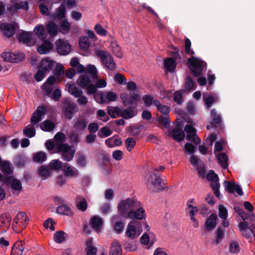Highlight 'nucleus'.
Masks as SVG:
<instances>
[{"instance_id":"obj_1","label":"nucleus","mask_w":255,"mask_h":255,"mask_svg":"<svg viewBox=\"0 0 255 255\" xmlns=\"http://www.w3.org/2000/svg\"><path fill=\"white\" fill-rule=\"evenodd\" d=\"M137 204L138 200L134 198L120 200L117 204L118 211L120 215L127 218Z\"/></svg>"},{"instance_id":"obj_2","label":"nucleus","mask_w":255,"mask_h":255,"mask_svg":"<svg viewBox=\"0 0 255 255\" xmlns=\"http://www.w3.org/2000/svg\"><path fill=\"white\" fill-rule=\"evenodd\" d=\"M187 61L188 67L195 77L201 75L206 68V63L197 57L192 56L188 58Z\"/></svg>"},{"instance_id":"obj_3","label":"nucleus","mask_w":255,"mask_h":255,"mask_svg":"<svg viewBox=\"0 0 255 255\" xmlns=\"http://www.w3.org/2000/svg\"><path fill=\"white\" fill-rule=\"evenodd\" d=\"M65 140V135L61 132H58L54 136V140L47 141L45 146L49 151L53 150L54 151L66 144L64 143Z\"/></svg>"},{"instance_id":"obj_4","label":"nucleus","mask_w":255,"mask_h":255,"mask_svg":"<svg viewBox=\"0 0 255 255\" xmlns=\"http://www.w3.org/2000/svg\"><path fill=\"white\" fill-rule=\"evenodd\" d=\"M94 98L99 104H108L116 101L118 96L116 93L112 91H102L94 95Z\"/></svg>"},{"instance_id":"obj_5","label":"nucleus","mask_w":255,"mask_h":255,"mask_svg":"<svg viewBox=\"0 0 255 255\" xmlns=\"http://www.w3.org/2000/svg\"><path fill=\"white\" fill-rule=\"evenodd\" d=\"M140 222L135 220L131 221L128 225L126 236L128 238L134 239L138 237L141 233Z\"/></svg>"},{"instance_id":"obj_6","label":"nucleus","mask_w":255,"mask_h":255,"mask_svg":"<svg viewBox=\"0 0 255 255\" xmlns=\"http://www.w3.org/2000/svg\"><path fill=\"white\" fill-rule=\"evenodd\" d=\"M146 185L148 189L154 192H158L163 188L161 179L156 173H153L148 177Z\"/></svg>"},{"instance_id":"obj_7","label":"nucleus","mask_w":255,"mask_h":255,"mask_svg":"<svg viewBox=\"0 0 255 255\" xmlns=\"http://www.w3.org/2000/svg\"><path fill=\"white\" fill-rule=\"evenodd\" d=\"M53 153H61L62 158L66 161L72 160L74 157L75 149L73 146L64 144L61 147L53 151Z\"/></svg>"},{"instance_id":"obj_8","label":"nucleus","mask_w":255,"mask_h":255,"mask_svg":"<svg viewBox=\"0 0 255 255\" xmlns=\"http://www.w3.org/2000/svg\"><path fill=\"white\" fill-rule=\"evenodd\" d=\"M97 56L100 57L102 64L108 69L113 70L116 68V64L112 57L105 51L101 50L96 52Z\"/></svg>"},{"instance_id":"obj_9","label":"nucleus","mask_w":255,"mask_h":255,"mask_svg":"<svg viewBox=\"0 0 255 255\" xmlns=\"http://www.w3.org/2000/svg\"><path fill=\"white\" fill-rule=\"evenodd\" d=\"M207 178L211 182L210 186L212 188L214 193L217 197H220L219 178L218 175L213 171L210 170L207 175Z\"/></svg>"},{"instance_id":"obj_10","label":"nucleus","mask_w":255,"mask_h":255,"mask_svg":"<svg viewBox=\"0 0 255 255\" xmlns=\"http://www.w3.org/2000/svg\"><path fill=\"white\" fill-rule=\"evenodd\" d=\"M5 182L10 187L13 194L18 195L22 190V185L20 181L12 176L6 177Z\"/></svg>"},{"instance_id":"obj_11","label":"nucleus","mask_w":255,"mask_h":255,"mask_svg":"<svg viewBox=\"0 0 255 255\" xmlns=\"http://www.w3.org/2000/svg\"><path fill=\"white\" fill-rule=\"evenodd\" d=\"M145 217V210L141 203L138 201L137 205L134 207L127 218L142 220Z\"/></svg>"},{"instance_id":"obj_12","label":"nucleus","mask_w":255,"mask_h":255,"mask_svg":"<svg viewBox=\"0 0 255 255\" xmlns=\"http://www.w3.org/2000/svg\"><path fill=\"white\" fill-rule=\"evenodd\" d=\"M27 216L25 212H20L17 213L14 218L12 226L14 229H17L18 231L19 230L17 228H19L20 229H23L25 228L27 225Z\"/></svg>"},{"instance_id":"obj_13","label":"nucleus","mask_w":255,"mask_h":255,"mask_svg":"<svg viewBox=\"0 0 255 255\" xmlns=\"http://www.w3.org/2000/svg\"><path fill=\"white\" fill-rule=\"evenodd\" d=\"M56 50L61 55H67L71 51V47L67 40L59 39L56 41Z\"/></svg>"},{"instance_id":"obj_14","label":"nucleus","mask_w":255,"mask_h":255,"mask_svg":"<svg viewBox=\"0 0 255 255\" xmlns=\"http://www.w3.org/2000/svg\"><path fill=\"white\" fill-rule=\"evenodd\" d=\"M46 110V107L44 106L38 107L37 109L33 113L30 119V123L37 126L38 123L41 121Z\"/></svg>"},{"instance_id":"obj_15","label":"nucleus","mask_w":255,"mask_h":255,"mask_svg":"<svg viewBox=\"0 0 255 255\" xmlns=\"http://www.w3.org/2000/svg\"><path fill=\"white\" fill-rule=\"evenodd\" d=\"M185 131L187 133V139L193 142L195 144H198L201 139L196 134V131L192 126L187 125L184 128Z\"/></svg>"},{"instance_id":"obj_16","label":"nucleus","mask_w":255,"mask_h":255,"mask_svg":"<svg viewBox=\"0 0 255 255\" xmlns=\"http://www.w3.org/2000/svg\"><path fill=\"white\" fill-rule=\"evenodd\" d=\"M66 107L64 110V115L67 118L71 119L73 115L78 111V108L75 104L71 101L66 102Z\"/></svg>"},{"instance_id":"obj_17","label":"nucleus","mask_w":255,"mask_h":255,"mask_svg":"<svg viewBox=\"0 0 255 255\" xmlns=\"http://www.w3.org/2000/svg\"><path fill=\"white\" fill-rule=\"evenodd\" d=\"M28 9V2L27 1H22L19 2L15 1L12 3V5L7 7L8 10L11 13H14L19 9L27 10Z\"/></svg>"},{"instance_id":"obj_18","label":"nucleus","mask_w":255,"mask_h":255,"mask_svg":"<svg viewBox=\"0 0 255 255\" xmlns=\"http://www.w3.org/2000/svg\"><path fill=\"white\" fill-rule=\"evenodd\" d=\"M15 27V23H2L0 24V28L3 35L7 37H10L14 34Z\"/></svg>"},{"instance_id":"obj_19","label":"nucleus","mask_w":255,"mask_h":255,"mask_svg":"<svg viewBox=\"0 0 255 255\" xmlns=\"http://www.w3.org/2000/svg\"><path fill=\"white\" fill-rule=\"evenodd\" d=\"M120 218V215H114L112 218L114 229L118 234L121 233L124 228V223Z\"/></svg>"},{"instance_id":"obj_20","label":"nucleus","mask_w":255,"mask_h":255,"mask_svg":"<svg viewBox=\"0 0 255 255\" xmlns=\"http://www.w3.org/2000/svg\"><path fill=\"white\" fill-rule=\"evenodd\" d=\"M91 227L97 232H100L103 225V219L99 216H94L90 220Z\"/></svg>"},{"instance_id":"obj_21","label":"nucleus","mask_w":255,"mask_h":255,"mask_svg":"<svg viewBox=\"0 0 255 255\" xmlns=\"http://www.w3.org/2000/svg\"><path fill=\"white\" fill-rule=\"evenodd\" d=\"M224 184L226 190L229 192L234 193L236 191L239 195H242L243 194L242 189L239 185L236 184L234 183H231L227 181H225Z\"/></svg>"},{"instance_id":"obj_22","label":"nucleus","mask_w":255,"mask_h":255,"mask_svg":"<svg viewBox=\"0 0 255 255\" xmlns=\"http://www.w3.org/2000/svg\"><path fill=\"white\" fill-rule=\"evenodd\" d=\"M88 124V120L83 116L79 117L75 121L74 127L76 130L83 131L85 129Z\"/></svg>"},{"instance_id":"obj_23","label":"nucleus","mask_w":255,"mask_h":255,"mask_svg":"<svg viewBox=\"0 0 255 255\" xmlns=\"http://www.w3.org/2000/svg\"><path fill=\"white\" fill-rule=\"evenodd\" d=\"M34 32L35 35L41 40L46 39L47 36V29L43 25H37L34 28Z\"/></svg>"},{"instance_id":"obj_24","label":"nucleus","mask_w":255,"mask_h":255,"mask_svg":"<svg viewBox=\"0 0 255 255\" xmlns=\"http://www.w3.org/2000/svg\"><path fill=\"white\" fill-rule=\"evenodd\" d=\"M217 219V216L215 214H212L209 216L205 223V230L207 232L213 230L216 227Z\"/></svg>"},{"instance_id":"obj_25","label":"nucleus","mask_w":255,"mask_h":255,"mask_svg":"<svg viewBox=\"0 0 255 255\" xmlns=\"http://www.w3.org/2000/svg\"><path fill=\"white\" fill-rule=\"evenodd\" d=\"M42 40L43 41V42L37 47V50L38 52L41 54H46L49 52L52 48V45L51 42L48 40L44 39Z\"/></svg>"},{"instance_id":"obj_26","label":"nucleus","mask_w":255,"mask_h":255,"mask_svg":"<svg viewBox=\"0 0 255 255\" xmlns=\"http://www.w3.org/2000/svg\"><path fill=\"white\" fill-rule=\"evenodd\" d=\"M11 218L7 214H3L0 216V228H2L3 231L5 232L9 227Z\"/></svg>"},{"instance_id":"obj_27","label":"nucleus","mask_w":255,"mask_h":255,"mask_svg":"<svg viewBox=\"0 0 255 255\" xmlns=\"http://www.w3.org/2000/svg\"><path fill=\"white\" fill-rule=\"evenodd\" d=\"M64 172L65 176L70 177H77L79 175V171L68 163H66L64 166Z\"/></svg>"},{"instance_id":"obj_28","label":"nucleus","mask_w":255,"mask_h":255,"mask_svg":"<svg viewBox=\"0 0 255 255\" xmlns=\"http://www.w3.org/2000/svg\"><path fill=\"white\" fill-rule=\"evenodd\" d=\"M54 62L48 58L43 59L40 63L39 68L47 73H49L53 66Z\"/></svg>"},{"instance_id":"obj_29","label":"nucleus","mask_w":255,"mask_h":255,"mask_svg":"<svg viewBox=\"0 0 255 255\" xmlns=\"http://www.w3.org/2000/svg\"><path fill=\"white\" fill-rule=\"evenodd\" d=\"M23 244L22 241L16 242L12 248L10 255H22L24 249Z\"/></svg>"},{"instance_id":"obj_30","label":"nucleus","mask_w":255,"mask_h":255,"mask_svg":"<svg viewBox=\"0 0 255 255\" xmlns=\"http://www.w3.org/2000/svg\"><path fill=\"white\" fill-rule=\"evenodd\" d=\"M169 135L174 139L180 141L182 140L185 137V133L182 130L178 128L173 129L169 130Z\"/></svg>"},{"instance_id":"obj_31","label":"nucleus","mask_w":255,"mask_h":255,"mask_svg":"<svg viewBox=\"0 0 255 255\" xmlns=\"http://www.w3.org/2000/svg\"><path fill=\"white\" fill-rule=\"evenodd\" d=\"M32 34L31 33L23 32L19 37V40L20 42L31 46L34 44V42L32 39Z\"/></svg>"},{"instance_id":"obj_32","label":"nucleus","mask_w":255,"mask_h":255,"mask_svg":"<svg viewBox=\"0 0 255 255\" xmlns=\"http://www.w3.org/2000/svg\"><path fill=\"white\" fill-rule=\"evenodd\" d=\"M54 82L55 78L50 77L47 80L46 82L43 84V90L48 96L51 95L52 91L54 90L53 84Z\"/></svg>"},{"instance_id":"obj_33","label":"nucleus","mask_w":255,"mask_h":255,"mask_svg":"<svg viewBox=\"0 0 255 255\" xmlns=\"http://www.w3.org/2000/svg\"><path fill=\"white\" fill-rule=\"evenodd\" d=\"M76 207L77 209L82 211H85L88 207V203L86 199L82 196H78L76 198Z\"/></svg>"},{"instance_id":"obj_34","label":"nucleus","mask_w":255,"mask_h":255,"mask_svg":"<svg viewBox=\"0 0 255 255\" xmlns=\"http://www.w3.org/2000/svg\"><path fill=\"white\" fill-rule=\"evenodd\" d=\"M140 240L142 244L145 245H149V246L153 244L155 241L154 235L152 233H144L140 238Z\"/></svg>"},{"instance_id":"obj_35","label":"nucleus","mask_w":255,"mask_h":255,"mask_svg":"<svg viewBox=\"0 0 255 255\" xmlns=\"http://www.w3.org/2000/svg\"><path fill=\"white\" fill-rule=\"evenodd\" d=\"M211 118L213 121L211 125H208L207 128L210 129L213 127V125L219 124L221 122V118L220 115L218 114L215 109H212L211 111Z\"/></svg>"},{"instance_id":"obj_36","label":"nucleus","mask_w":255,"mask_h":255,"mask_svg":"<svg viewBox=\"0 0 255 255\" xmlns=\"http://www.w3.org/2000/svg\"><path fill=\"white\" fill-rule=\"evenodd\" d=\"M66 86L68 88L69 92L76 98L83 94L82 90L79 89L74 84L68 83Z\"/></svg>"},{"instance_id":"obj_37","label":"nucleus","mask_w":255,"mask_h":255,"mask_svg":"<svg viewBox=\"0 0 255 255\" xmlns=\"http://www.w3.org/2000/svg\"><path fill=\"white\" fill-rule=\"evenodd\" d=\"M35 127L37 126L31 123L27 125L23 129L24 135L29 138L34 136L36 133Z\"/></svg>"},{"instance_id":"obj_38","label":"nucleus","mask_w":255,"mask_h":255,"mask_svg":"<svg viewBox=\"0 0 255 255\" xmlns=\"http://www.w3.org/2000/svg\"><path fill=\"white\" fill-rule=\"evenodd\" d=\"M85 250L87 255H96L97 249L93 246L92 239L86 240Z\"/></svg>"},{"instance_id":"obj_39","label":"nucleus","mask_w":255,"mask_h":255,"mask_svg":"<svg viewBox=\"0 0 255 255\" xmlns=\"http://www.w3.org/2000/svg\"><path fill=\"white\" fill-rule=\"evenodd\" d=\"M106 145L109 147H114L122 144V140L117 136H113L105 140Z\"/></svg>"},{"instance_id":"obj_40","label":"nucleus","mask_w":255,"mask_h":255,"mask_svg":"<svg viewBox=\"0 0 255 255\" xmlns=\"http://www.w3.org/2000/svg\"><path fill=\"white\" fill-rule=\"evenodd\" d=\"M0 169L5 174L4 176L5 180L6 177L11 176L12 170L9 162L6 161H2L0 164Z\"/></svg>"},{"instance_id":"obj_41","label":"nucleus","mask_w":255,"mask_h":255,"mask_svg":"<svg viewBox=\"0 0 255 255\" xmlns=\"http://www.w3.org/2000/svg\"><path fill=\"white\" fill-rule=\"evenodd\" d=\"M240 231L242 233L243 235L246 238L249 239L251 237V234L248 232L249 230L250 225L246 221L240 223L238 225Z\"/></svg>"},{"instance_id":"obj_42","label":"nucleus","mask_w":255,"mask_h":255,"mask_svg":"<svg viewBox=\"0 0 255 255\" xmlns=\"http://www.w3.org/2000/svg\"><path fill=\"white\" fill-rule=\"evenodd\" d=\"M40 128L45 131H51L55 127V125L51 121L46 120L40 125Z\"/></svg>"},{"instance_id":"obj_43","label":"nucleus","mask_w":255,"mask_h":255,"mask_svg":"<svg viewBox=\"0 0 255 255\" xmlns=\"http://www.w3.org/2000/svg\"><path fill=\"white\" fill-rule=\"evenodd\" d=\"M122 249L119 243L114 242L111 245L109 255H121Z\"/></svg>"},{"instance_id":"obj_44","label":"nucleus","mask_w":255,"mask_h":255,"mask_svg":"<svg viewBox=\"0 0 255 255\" xmlns=\"http://www.w3.org/2000/svg\"><path fill=\"white\" fill-rule=\"evenodd\" d=\"M91 77L85 74H82L77 81L78 85L82 88L86 87L91 82Z\"/></svg>"},{"instance_id":"obj_45","label":"nucleus","mask_w":255,"mask_h":255,"mask_svg":"<svg viewBox=\"0 0 255 255\" xmlns=\"http://www.w3.org/2000/svg\"><path fill=\"white\" fill-rule=\"evenodd\" d=\"M85 74L90 75V77L93 79V82L97 78V71L95 66L93 65H89L85 68Z\"/></svg>"},{"instance_id":"obj_46","label":"nucleus","mask_w":255,"mask_h":255,"mask_svg":"<svg viewBox=\"0 0 255 255\" xmlns=\"http://www.w3.org/2000/svg\"><path fill=\"white\" fill-rule=\"evenodd\" d=\"M46 29L51 37L56 36L58 33L57 25L53 22H50L46 25Z\"/></svg>"},{"instance_id":"obj_47","label":"nucleus","mask_w":255,"mask_h":255,"mask_svg":"<svg viewBox=\"0 0 255 255\" xmlns=\"http://www.w3.org/2000/svg\"><path fill=\"white\" fill-rule=\"evenodd\" d=\"M47 165L51 171L53 170L58 171L62 167V162L58 159H54L52 160Z\"/></svg>"},{"instance_id":"obj_48","label":"nucleus","mask_w":255,"mask_h":255,"mask_svg":"<svg viewBox=\"0 0 255 255\" xmlns=\"http://www.w3.org/2000/svg\"><path fill=\"white\" fill-rule=\"evenodd\" d=\"M38 173L44 179H47L51 176L52 171L47 165H42L39 168Z\"/></svg>"},{"instance_id":"obj_49","label":"nucleus","mask_w":255,"mask_h":255,"mask_svg":"<svg viewBox=\"0 0 255 255\" xmlns=\"http://www.w3.org/2000/svg\"><path fill=\"white\" fill-rule=\"evenodd\" d=\"M107 112L109 115L113 118L121 116L122 109L117 107H108Z\"/></svg>"},{"instance_id":"obj_50","label":"nucleus","mask_w":255,"mask_h":255,"mask_svg":"<svg viewBox=\"0 0 255 255\" xmlns=\"http://www.w3.org/2000/svg\"><path fill=\"white\" fill-rule=\"evenodd\" d=\"M154 105L156 107L157 109L159 112L165 116H166L169 112V107L167 106L161 104L157 100H154Z\"/></svg>"},{"instance_id":"obj_51","label":"nucleus","mask_w":255,"mask_h":255,"mask_svg":"<svg viewBox=\"0 0 255 255\" xmlns=\"http://www.w3.org/2000/svg\"><path fill=\"white\" fill-rule=\"evenodd\" d=\"M46 153L43 151H39L33 154V160L35 162L42 163L46 159Z\"/></svg>"},{"instance_id":"obj_52","label":"nucleus","mask_w":255,"mask_h":255,"mask_svg":"<svg viewBox=\"0 0 255 255\" xmlns=\"http://www.w3.org/2000/svg\"><path fill=\"white\" fill-rule=\"evenodd\" d=\"M165 68L169 71H173L176 67V63L171 58H168L164 60Z\"/></svg>"},{"instance_id":"obj_53","label":"nucleus","mask_w":255,"mask_h":255,"mask_svg":"<svg viewBox=\"0 0 255 255\" xmlns=\"http://www.w3.org/2000/svg\"><path fill=\"white\" fill-rule=\"evenodd\" d=\"M218 160L219 163L221 164L222 167L225 169L227 168L228 166L227 162V156L225 153H217Z\"/></svg>"},{"instance_id":"obj_54","label":"nucleus","mask_w":255,"mask_h":255,"mask_svg":"<svg viewBox=\"0 0 255 255\" xmlns=\"http://www.w3.org/2000/svg\"><path fill=\"white\" fill-rule=\"evenodd\" d=\"M56 211L58 213L61 214H64L66 215H71L72 214V212L70 208L66 205L59 206L57 208Z\"/></svg>"},{"instance_id":"obj_55","label":"nucleus","mask_w":255,"mask_h":255,"mask_svg":"<svg viewBox=\"0 0 255 255\" xmlns=\"http://www.w3.org/2000/svg\"><path fill=\"white\" fill-rule=\"evenodd\" d=\"M196 87V83L191 78L189 77L186 78L184 85L185 91L188 92L193 91L195 89Z\"/></svg>"},{"instance_id":"obj_56","label":"nucleus","mask_w":255,"mask_h":255,"mask_svg":"<svg viewBox=\"0 0 255 255\" xmlns=\"http://www.w3.org/2000/svg\"><path fill=\"white\" fill-rule=\"evenodd\" d=\"M65 234L63 231H56L54 235V241L57 243H61L65 240Z\"/></svg>"},{"instance_id":"obj_57","label":"nucleus","mask_w":255,"mask_h":255,"mask_svg":"<svg viewBox=\"0 0 255 255\" xmlns=\"http://www.w3.org/2000/svg\"><path fill=\"white\" fill-rule=\"evenodd\" d=\"M112 131L107 127L102 128L99 131L98 135L101 138L107 137L112 134Z\"/></svg>"},{"instance_id":"obj_58","label":"nucleus","mask_w":255,"mask_h":255,"mask_svg":"<svg viewBox=\"0 0 255 255\" xmlns=\"http://www.w3.org/2000/svg\"><path fill=\"white\" fill-rule=\"evenodd\" d=\"M79 45L81 49L86 50L89 47L90 41L88 37H83L80 38L79 40Z\"/></svg>"},{"instance_id":"obj_59","label":"nucleus","mask_w":255,"mask_h":255,"mask_svg":"<svg viewBox=\"0 0 255 255\" xmlns=\"http://www.w3.org/2000/svg\"><path fill=\"white\" fill-rule=\"evenodd\" d=\"M60 31L63 34H67L70 31V23L66 20L62 21L60 25Z\"/></svg>"},{"instance_id":"obj_60","label":"nucleus","mask_w":255,"mask_h":255,"mask_svg":"<svg viewBox=\"0 0 255 255\" xmlns=\"http://www.w3.org/2000/svg\"><path fill=\"white\" fill-rule=\"evenodd\" d=\"M240 251L239 244L236 241H232L230 244L229 251L232 253H237Z\"/></svg>"},{"instance_id":"obj_61","label":"nucleus","mask_w":255,"mask_h":255,"mask_svg":"<svg viewBox=\"0 0 255 255\" xmlns=\"http://www.w3.org/2000/svg\"><path fill=\"white\" fill-rule=\"evenodd\" d=\"M121 116L125 119H128L129 118H131L135 116L133 110L128 109L127 110H122L121 112Z\"/></svg>"},{"instance_id":"obj_62","label":"nucleus","mask_w":255,"mask_h":255,"mask_svg":"<svg viewBox=\"0 0 255 255\" xmlns=\"http://www.w3.org/2000/svg\"><path fill=\"white\" fill-rule=\"evenodd\" d=\"M191 43L188 38H186L185 40V52L186 54L189 55H193L194 54V52L191 49Z\"/></svg>"},{"instance_id":"obj_63","label":"nucleus","mask_w":255,"mask_h":255,"mask_svg":"<svg viewBox=\"0 0 255 255\" xmlns=\"http://www.w3.org/2000/svg\"><path fill=\"white\" fill-rule=\"evenodd\" d=\"M125 144L127 149L130 151L135 145V141L131 137H128L125 141Z\"/></svg>"},{"instance_id":"obj_64","label":"nucleus","mask_w":255,"mask_h":255,"mask_svg":"<svg viewBox=\"0 0 255 255\" xmlns=\"http://www.w3.org/2000/svg\"><path fill=\"white\" fill-rule=\"evenodd\" d=\"M219 216L223 220H226L228 217V211L226 208L222 205L219 206Z\"/></svg>"}]
</instances>
